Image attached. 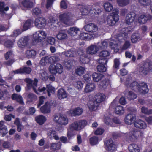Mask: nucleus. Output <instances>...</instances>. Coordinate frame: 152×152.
I'll list each match as a JSON object with an SVG mask.
<instances>
[{
  "instance_id": "45",
  "label": "nucleus",
  "mask_w": 152,
  "mask_h": 152,
  "mask_svg": "<svg viewBox=\"0 0 152 152\" xmlns=\"http://www.w3.org/2000/svg\"><path fill=\"white\" fill-rule=\"evenodd\" d=\"M85 70L84 67L80 66L76 69L75 72L77 75H81L84 73Z\"/></svg>"
},
{
  "instance_id": "57",
  "label": "nucleus",
  "mask_w": 152,
  "mask_h": 152,
  "mask_svg": "<svg viewBox=\"0 0 152 152\" xmlns=\"http://www.w3.org/2000/svg\"><path fill=\"white\" fill-rule=\"evenodd\" d=\"M14 41L7 40L4 43V45L8 48H11L13 47Z\"/></svg>"
},
{
  "instance_id": "19",
  "label": "nucleus",
  "mask_w": 152,
  "mask_h": 152,
  "mask_svg": "<svg viewBox=\"0 0 152 152\" xmlns=\"http://www.w3.org/2000/svg\"><path fill=\"white\" fill-rule=\"evenodd\" d=\"M50 105L48 102L42 106L40 109V111L43 113H49L50 112Z\"/></svg>"
},
{
  "instance_id": "13",
  "label": "nucleus",
  "mask_w": 152,
  "mask_h": 152,
  "mask_svg": "<svg viewBox=\"0 0 152 152\" xmlns=\"http://www.w3.org/2000/svg\"><path fill=\"white\" fill-rule=\"evenodd\" d=\"M136 119L135 114L129 113L125 117L124 121L126 124H131Z\"/></svg>"
},
{
  "instance_id": "2",
  "label": "nucleus",
  "mask_w": 152,
  "mask_h": 152,
  "mask_svg": "<svg viewBox=\"0 0 152 152\" xmlns=\"http://www.w3.org/2000/svg\"><path fill=\"white\" fill-rule=\"evenodd\" d=\"M87 122L85 120H80L75 121L69 126V128L71 131H80L87 124Z\"/></svg>"
},
{
  "instance_id": "27",
  "label": "nucleus",
  "mask_w": 152,
  "mask_h": 152,
  "mask_svg": "<svg viewBox=\"0 0 152 152\" xmlns=\"http://www.w3.org/2000/svg\"><path fill=\"white\" fill-rule=\"evenodd\" d=\"M58 39L63 40L66 39L67 37V35L64 30L60 31L56 36Z\"/></svg>"
},
{
  "instance_id": "61",
  "label": "nucleus",
  "mask_w": 152,
  "mask_h": 152,
  "mask_svg": "<svg viewBox=\"0 0 152 152\" xmlns=\"http://www.w3.org/2000/svg\"><path fill=\"white\" fill-rule=\"evenodd\" d=\"M75 86L78 89H81L83 87V84L81 81H77L75 83Z\"/></svg>"
},
{
  "instance_id": "59",
  "label": "nucleus",
  "mask_w": 152,
  "mask_h": 152,
  "mask_svg": "<svg viewBox=\"0 0 152 152\" xmlns=\"http://www.w3.org/2000/svg\"><path fill=\"white\" fill-rule=\"evenodd\" d=\"M139 2L142 5L146 6L150 4L151 0H138Z\"/></svg>"
},
{
  "instance_id": "25",
  "label": "nucleus",
  "mask_w": 152,
  "mask_h": 152,
  "mask_svg": "<svg viewBox=\"0 0 152 152\" xmlns=\"http://www.w3.org/2000/svg\"><path fill=\"white\" fill-rule=\"evenodd\" d=\"M33 23V21L31 19H28L24 23L22 28V31H25L29 28L32 26Z\"/></svg>"
},
{
  "instance_id": "18",
  "label": "nucleus",
  "mask_w": 152,
  "mask_h": 152,
  "mask_svg": "<svg viewBox=\"0 0 152 152\" xmlns=\"http://www.w3.org/2000/svg\"><path fill=\"white\" fill-rule=\"evenodd\" d=\"M152 18V16L149 15H142L139 18L138 21L141 24H144L146 23L148 20Z\"/></svg>"
},
{
  "instance_id": "48",
  "label": "nucleus",
  "mask_w": 152,
  "mask_h": 152,
  "mask_svg": "<svg viewBox=\"0 0 152 152\" xmlns=\"http://www.w3.org/2000/svg\"><path fill=\"white\" fill-rule=\"evenodd\" d=\"M61 147L60 142L55 143H52L51 144L50 148L54 151L58 150Z\"/></svg>"
},
{
  "instance_id": "37",
  "label": "nucleus",
  "mask_w": 152,
  "mask_h": 152,
  "mask_svg": "<svg viewBox=\"0 0 152 152\" xmlns=\"http://www.w3.org/2000/svg\"><path fill=\"white\" fill-rule=\"evenodd\" d=\"M110 53L107 50H103L98 53L99 56L101 58H106L110 55Z\"/></svg>"
},
{
  "instance_id": "20",
  "label": "nucleus",
  "mask_w": 152,
  "mask_h": 152,
  "mask_svg": "<svg viewBox=\"0 0 152 152\" xmlns=\"http://www.w3.org/2000/svg\"><path fill=\"white\" fill-rule=\"evenodd\" d=\"M134 126L136 128L140 129H145L147 126L146 123L140 119L137 120L135 121Z\"/></svg>"
},
{
  "instance_id": "62",
  "label": "nucleus",
  "mask_w": 152,
  "mask_h": 152,
  "mask_svg": "<svg viewBox=\"0 0 152 152\" xmlns=\"http://www.w3.org/2000/svg\"><path fill=\"white\" fill-rule=\"evenodd\" d=\"M73 61L72 60H69L65 63V66L68 69H69L72 65Z\"/></svg>"
},
{
  "instance_id": "38",
  "label": "nucleus",
  "mask_w": 152,
  "mask_h": 152,
  "mask_svg": "<svg viewBox=\"0 0 152 152\" xmlns=\"http://www.w3.org/2000/svg\"><path fill=\"white\" fill-rule=\"evenodd\" d=\"M104 9L105 11L110 12L113 9L112 5L108 2L104 3Z\"/></svg>"
},
{
  "instance_id": "9",
  "label": "nucleus",
  "mask_w": 152,
  "mask_h": 152,
  "mask_svg": "<svg viewBox=\"0 0 152 152\" xmlns=\"http://www.w3.org/2000/svg\"><path fill=\"white\" fill-rule=\"evenodd\" d=\"M46 23V20L43 17L36 18L34 21L35 26L38 28L42 29L45 26Z\"/></svg>"
},
{
  "instance_id": "60",
  "label": "nucleus",
  "mask_w": 152,
  "mask_h": 152,
  "mask_svg": "<svg viewBox=\"0 0 152 152\" xmlns=\"http://www.w3.org/2000/svg\"><path fill=\"white\" fill-rule=\"evenodd\" d=\"M31 71V69L29 67H24L22 68V73L29 74Z\"/></svg>"
},
{
  "instance_id": "1",
  "label": "nucleus",
  "mask_w": 152,
  "mask_h": 152,
  "mask_svg": "<svg viewBox=\"0 0 152 152\" xmlns=\"http://www.w3.org/2000/svg\"><path fill=\"white\" fill-rule=\"evenodd\" d=\"M73 15L70 13H64L60 14L59 16L60 21L64 24L70 25L73 24Z\"/></svg>"
},
{
  "instance_id": "14",
  "label": "nucleus",
  "mask_w": 152,
  "mask_h": 152,
  "mask_svg": "<svg viewBox=\"0 0 152 152\" xmlns=\"http://www.w3.org/2000/svg\"><path fill=\"white\" fill-rule=\"evenodd\" d=\"M136 17V14L133 12H131L127 14L126 17V23L129 24L132 23L135 19Z\"/></svg>"
},
{
  "instance_id": "41",
  "label": "nucleus",
  "mask_w": 152,
  "mask_h": 152,
  "mask_svg": "<svg viewBox=\"0 0 152 152\" xmlns=\"http://www.w3.org/2000/svg\"><path fill=\"white\" fill-rule=\"evenodd\" d=\"M28 0H25V1L23 2L22 4L25 7L27 8H31L33 6V3L31 1H29Z\"/></svg>"
},
{
  "instance_id": "6",
  "label": "nucleus",
  "mask_w": 152,
  "mask_h": 152,
  "mask_svg": "<svg viewBox=\"0 0 152 152\" xmlns=\"http://www.w3.org/2000/svg\"><path fill=\"white\" fill-rule=\"evenodd\" d=\"M143 135V133L140 131L136 129H134L130 132L129 137L130 140L132 141L142 137Z\"/></svg>"
},
{
  "instance_id": "17",
  "label": "nucleus",
  "mask_w": 152,
  "mask_h": 152,
  "mask_svg": "<svg viewBox=\"0 0 152 152\" xmlns=\"http://www.w3.org/2000/svg\"><path fill=\"white\" fill-rule=\"evenodd\" d=\"M124 94L125 96L129 100H134L137 97L136 94L133 92L126 90L124 91Z\"/></svg>"
},
{
  "instance_id": "10",
  "label": "nucleus",
  "mask_w": 152,
  "mask_h": 152,
  "mask_svg": "<svg viewBox=\"0 0 152 152\" xmlns=\"http://www.w3.org/2000/svg\"><path fill=\"white\" fill-rule=\"evenodd\" d=\"M53 120L56 122L62 125H66L68 123L67 118L66 117L63 116L59 117L55 115L54 116Z\"/></svg>"
},
{
  "instance_id": "23",
  "label": "nucleus",
  "mask_w": 152,
  "mask_h": 152,
  "mask_svg": "<svg viewBox=\"0 0 152 152\" xmlns=\"http://www.w3.org/2000/svg\"><path fill=\"white\" fill-rule=\"evenodd\" d=\"M64 53L65 56L67 57H75L77 56L76 51L73 49L69 50Z\"/></svg>"
},
{
  "instance_id": "52",
  "label": "nucleus",
  "mask_w": 152,
  "mask_h": 152,
  "mask_svg": "<svg viewBox=\"0 0 152 152\" xmlns=\"http://www.w3.org/2000/svg\"><path fill=\"white\" fill-rule=\"evenodd\" d=\"M49 58L48 56L43 57L40 61V64L42 66L45 65L48 61L49 62Z\"/></svg>"
},
{
  "instance_id": "46",
  "label": "nucleus",
  "mask_w": 152,
  "mask_h": 152,
  "mask_svg": "<svg viewBox=\"0 0 152 152\" xmlns=\"http://www.w3.org/2000/svg\"><path fill=\"white\" fill-rule=\"evenodd\" d=\"M140 85V83H138L136 81H133L132 83H131L129 86L131 89L134 90H138L139 86Z\"/></svg>"
},
{
  "instance_id": "8",
  "label": "nucleus",
  "mask_w": 152,
  "mask_h": 152,
  "mask_svg": "<svg viewBox=\"0 0 152 152\" xmlns=\"http://www.w3.org/2000/svg\"><path fill=\"white\" fill-rule=\"evenodd\" d=\"M83 28L86 31L89 32H95L98 30L97 25L93 23H85Z\"/></svg>"
},
{
  "instance_id": "39",
  "label": "nucleus",
  "mask_w": 152,
  "mask_h": 152,
  "mask_svg": "<svg viewBox=\"0 0 152 152\" xmlns=\"http://www.w3.org/2000/svg\"><path fill=\"white\" fill-rule=\"evenodd\" d=\"M117 2L119 6L123 7L129 4L130 0H117Z\"/></svg>"
},
{
  "instance_id": "54",
  "label": "nucleus",
  "mask_w": 152,
  "mask_h": 152,
  "mask_svg": "<svg viewBox=\"0 0 152 152\" xmlns=\"http://www.w3.org/2000/svg\"><path fill=\"white\" fill-rule=\"evenodd\" d=\"M104 123L107 125H112V119L109 116L105 117L104 119Z\"/></svg>"
},
{
  "instance_id": "64",
  "label": "nucleus",
  "mask_w": 152,
  "mask_h": 152,
  "mask_svg": "<svg viewBox=\"0 0 152 152\" xmlns=\"http://www.w3.org/2000/svg\"><path fill=\"white\" fill-rule=\"evenodd\" d=\"M41 10L38 8H35L33 9L32 10V13L34 15H37L41 13Z\"/></svg>"
},
{
  "instance_id": "32",
  "label": "nucleus",
  "mask_w": 152,
  "mask_h": 152,
  "mask_svg": "<svg viewBox=\"0 0 152 152\" xmlns=\"http://www.w3.org/2000/svg\"><path fill=\"white\" fill-rule=\"evenodd\" d=\"M79 31V28L76 27H71L67 31L68 33L71 35H75Z\"/></svg>"
},
{
  "instance_id": "35",
  "label": "nucleus",
  "mask_w": 152,
  "mask_h": 152,
  "mask_svg": "<svg viewBox=\"0 0 152 152\" xmlns=\"http://www.w3.org/2000/svg\"><path fill=\"white\" fill-rule=\"evenodd\" d=\"M95 88V85L93 83H89L86 85L84 90L86 92L88 93L93 91Z\"/></svg>"
},
{
  "instance_id": "43",
  "label": "nucleus",
  "mask_w": 152,
  "mask_h": 152,
  "mask_svg": "<svg viewBox=\"0 0 152 152\" xmlns=\"http://www.w3.org/2000/svg\"><path fill=\"white\" fill-rule=\"evenodd\" d=\"M140 37L139 34L135 33L133 34L131 37V40L133 43H135L137 42Z\"/></svg>"
},
{
  "instance_id": "33",
  "label": "nucleus",
  "mask_w": 152,
  "mask_h": 152,
  "mask_svg": "<svg viewBox=\"0 0 152 152\" xmlns=\"http://www.w3.org/2000/svg\"><path fill=\"white\" fill-rule=\"evenodd\" d=\"M129 151L130 152H139L140 149L138 146L135 144H130L128 146Z\"/></svg>"
},
{
  "instance_id": "21",
  "label": "nucleus",
  "mask_w": 152,
  "mask_h": 152,
  "mask_svg": "<svg viewBox=\"0 0 152 152\" xmlns=\"http://www.w3.org/2000/svg\"><path fill=\"white\" fill-rule=\"evenodd\" d=\"M83 112V109L81 108L77 107L69 111V114L72 116L79 115L81 114Z\"/></svg>"
},
{
  "instance_id": "44",
  "label": "nucleus",
  "mask_w": 152,
  "mask_h": 152,
  "mask_svg": "<svg viewBox=\"0 0 152 152\" xmlns=\"http://www.w3.org/2000/svg\"><path fill=\"white\" fill-rule=\"evenodd\" d=\"M115 111L116 113L120 115L124 113L123 107L120 105L116 107L115 109Z\"/></svg>"
},
{
  "instance_id": "63",
  "label": "nucleus",
  "mask_w": 152,
  "mask_h": 152,
  "mask_svg": "<svg viewBox=\"0 0 152 152\" xmlns=\"http://www.w3.org/2000/svg\"><path fill=\"white\" fill-rule=\"evenodd\" d=\"M49 72L53 74H55L56 73V68L54 65H51L49 67Z\"/></svg>"
},
{
  "instance_id": "36",
  "label": "nucleus",
  "mask_w": 152,
  "mask_h": 152,
  "mask_svg": "<svg viewBox=\"0 0 152 152\" xmlns=\"http://www.w3.org/2000/svg\"><path fill=\"white\" fill-rule=\"evenodd\" d=\"M60 59L59 55H55L49 58V62L50 63H55L59 61Z\"/></svg>"
},
{
  "instance_id": "55",
  "label": "nucleus",
  "mask_w": 152,
  "mask_h": 152,
  "mask_svg": "<svg viewBox=\"0 0 152 152\" xmlns=\"http://www.w3.org/2000/svg\"><path fill=\"white\" fill-rule=\"evenodd\" d=\"M108 61V59L106 58H99L98 60V62L100 64L106 65Z\"/></svg>"
},
{
  "instance_id": "30",
  "label": "nucleus",
  "mask_w": 152,
  "mask_h": 152,
  "mask_svg": "<svg viewBox=\"0 0 152 152\" xmlns=\"http://www.w3.org/2000/svg\"><path fill=\"white\" fill-rule=\"evenodd\" d=\"M35 119L37 122L40 125H42L46 120V118L42 115H39L37 116Z\"/></svg>"
},
{
  "instance_id": "5",
  "label": "nucleus",
  "mask_w": 152,
  "mask_h": 152,
  "mask_svg": "<svg viewBox=\"0 0 152 152\" xmlns=\"http://www.w3.org/2000/svg\"><path fill=\"white\" fill-rule=\"evenodd\" d=\"M78 53L80 56L79 62L80 64H85L89 62L90 59L87 54L85 53L83 50L79 49L78 51Z\"/></svg>"
},
{
  "instance_id": "42",
  "label": "nucleus",
  "mask_w": 152,
  "mask_h": 152,
  "mask_svg": "<svg viewBox=\"0 0 152 152\" xmlns=\"http://www.w3.org/2000/svg\"><path fill=\"white\" fill-rule=\"evenodd\" d=\"M119 10L117 9H114L113 10L112 13L110 15L112 16L116 19L119 20V16L118 15Z\"/></svg>"
},
{
  "instance_id": "40",
  "label": "nucleus",
  "mask_w": 152,
  "mask_h": 152,
  "mask_svg": "<svg viewBox=\"0 0 152 152\" xmlns=\"http://www.w3.org/2000/svg\"><path fill=\"white\" fill-rule=\"evenodd\" d=\"M109 80L107 79H103L100 83L99 85L104 89L106 88L109 84Z\"/></svg>"
},
{
  "instance_id": "12",
  "label": "nucleus",
  "mask_w": 152,
  "mask_h": 152,
  "mask_svg": "<svg viewBox=\"0 0 152 152\" xmlns=\"http://www.w3.org/2000/svg\"><path fill=\"white\" fill-rule=\"evenodd\" d=\"M137 91L142 94H145L147 93L149 91V89L147 84L144 82L140 83Z\"/></svg>"
},
{
  "instance_id": "7",
  "label": "nucleus",
  "mask_w": 152,
  "mask_h": 152,
  "mask_svg": "<svg viewBox=\"0 0 152 152\" xmlns=\"http://www.w3.org/2000/svg\"><path fill=\"white\" fill-rule=\"evenodd\" d=\"M33 36L35 41L39 42L45 38L46 34L43 31H39L35 32Z\"/></svg>"
},
{
  "instance_id": "28",
  "label": "nucleus",
  "mask_w": 152,
  "mask_h": 152,
  "mask_svg": "<svg viewBox=\"0 0 152 152\" xmlns=\"http://www.w3.org/2000/svg\"><path fill=\"white\" fill-rule=\"evenodd\" d=\"M118 20L113 17L110 15L107 16L106 20L107 24L110 26L114 25Z\"/></svg>"
},
{
  "instance_id": "4",
  "label": "nucleus",
  "mask_w": 152,
  "mask_h": 152,
  "mask_svg": "<svg viewBox=\"0 0 152 152\" xmlns=\"http://www.w3.org/2000/svg\"><path fill=\"white\" fill-rule=\"evenodd\" d=\"M24 81L27 83L26 90H29L31 88H32L35 93L38 94L37 91L36 90V88L37 87V83L38 82V80L35 78L34 81L31 79L26 78L24 80Z\"/></svg>"
},
{
  "instance_id": "31",
  "label": "nucleus",
  "mask_w": 152,
  "mask_h": 152,
  "mask_svg": "<svg viewBox=\"0 0 152 152\" xmlns=\"http://www.w3.org/2000/svg\"><path fill=\"white\" fill-rule=\"evenodd\" d=\"M26 55L28 58H34L36 55V52L33 50H28L26 52Z\"/></svg>"
},
{
  "instance_id": "53",
  "label": "nucleus",
  "mask_w": 152,
  "mask_h": 152,
  "mask_svg": "<svg viewBox=\"0 0 152 152\" xmlns=\"http://www.w3.org/2000/svg\"><path fill=\"white\" fill-rule=\"evenodd\" d=\"M47 92L49 96L51 95V94H53L55 91L54 88L50 85L47 86Z\"/></svg>"
},
{
  "instance_id": "22",
  "label": "nucleus",
  "mask_w": 152,
  "mask_h": 152,
  "mask_svg": "<svg viewBox=\"0 0 152 152\" xmlns=\"http://www.w3.org/2000/svg\"><path fill=\"white\" fill-rule=\"evenodd\" d=\"M88 105L89 109L91 110H95L97 109L99 104L94 100L89 101Z\"/></svg>"
},
{
  "instance_id": "29",
  "label": "nucleus",
  "mask_w": 152,
  "mask_h": 152,
  "mask_svg": "<svg viewBox=\"0 0 152 152\" xmlns=\"http://www.w3.org/2000/svg\"><path fill=\"white\" fill-rule=\"evenodd\" d=\"M57 96L59 99H61L66 98L67 94L64 89L61 88L58 91Z\"/></svg>"
},
{
  "instance_id": "49",
  "label": "nucleus",
  "mask_w": 152,
  "mask_h": 152,
  "mask_svg": "<svg viewBox=\"0 0 152 152\" xmlns=\"http://www.w3.org/2000/svg\"><path fill=\"white\" fill-rule=\"evenodd\" d=\"M56 68V72L61 73L63 72V68L62 66L60 64H57L54 66Z\"/></svg>"
},
{
  "instance_id": "11",
  "label": "nucleus",
  "mask_w": 152,
  "mask_h": 152,
  "mask_svg": "<svg viewBox=\"0 0 152 152\" xmlns=\"http://www.w3.org/2000/svg\"><path fill=\"white\" fill-rule=\"evenodd\" d=\"M105 144V148L107 151L112 152L116 150L115 145L112 139H110L107 140Z\"/></svg>"
},
{
  "instance_id": "16",
  "label": "nucleus",
  "mask_w": 152,
  "mask_h": 152,
  "mask_svg": "<svg viewBox=\"0 0 152 152\" xmlns=\"http://www.w3.org/2000/svg\"><path fill=\"white\" fill-rule=\"evenodd\" d=\"M98 50L97 45L92 44L88 47L86 52L89 54L93 55L96 53Z\"/></svg>"
},
{
  "instance_id": "34",
  "label": "nucleus",
  "mask_w": 152,
  "mask_h": 152,
  "mask_svg": "<svg viewBox=\"0 0 152 152\" xmlns=\"http://www.w3.org/2000/svg\"><path fill=\"white\" fill-rule=\"evenodd\" d=\"M92 76L93 80L94 81L96 82H98L104 78V76L102 75L97 74L95 72L94 73Z\"/></svg>"
},
{
  "instance_id": "15",
  "label": "nucleus",
  "mask_w": 152,
  "mask_h": 152,
  "mask_svg": "<svg viewBox=\"0 0 152 152\" xmlns=\"http://www.w3.org/2000/svg\"><path fill=\"white\" fill-rule=\"evenodd\" d=\"M28 41V37H24L21 38L17 43L18 46L20 48H24L27 45Z\"/></svg>"
},
{
  "instance_id": "24",
  "label": "nucleus",
  "mask_w": 152,
  "mask_h": 152,
  "mask_svg": "<svg viewBox=\"0 0 152 152\" xmlns=\"http://www.w3.org/2000/svg\"><path fill=\"white\" fill-rule=\"evenodd\" d=\"M4 123L3 121H0V134L1 135L2 137L4 136L8 132L7 127L4 124Z\"/></svg>"
},
{
  "instance_id": "3",
  "label": "nucleus",
  "mask_w": 152,
  "mask_h": 152,
  "mask_svg": "<svg viewBox=\"0 0 152 152\" xmlns=\"http://www.w3.org/2000/svg\"><path fill=\"white\" fill-rule=\"evenodd\" d=\"M152 69V62L148 61L140 65L139 71L141 74L146 75Z\"/></svg>"
},
{
  "instance_id": "47",
  "label": "nucleus",
  "mask_w": 152,
  "mask_h": 152,
  "mask_svg": "<svg viewBox=\"0 0 152 152\" xmlns=\"http://www.w3.org/2000/svg\"><path fill=\"white\" fill-rule=\"evenodd\" d=\"M40 78L44 81H46L48 78L46 72L43 71H41L40 73Z\"/></svg>"
},
{
  "instance_id": "51",
  "label": "nucleus",
  "mask_w": 152,
  "mask_h": 152,
  "mask_svg": "<svg viewBox=\"0 0 152 152\" xmlns=\"http://www.w3.org/2000/svg\"><path fill=\"white\" fill-rule=\"evenodd\" d=\"M90 142L92 145H94L96 144L98 141V138L94 136L90 138L89 139Z\"/></svg>"
},
{
  "instance_id": "56",
  "label": "nucleus",
  "mask_w": 152,
  "mask_h": 152,
  "mask_svg": "<svg viewBox=\"0 0 152 152\" xmlns=\"http://www.w3.org/2000/svg\"><path fill=\"white\" fill-rule=\"evenodd\" d=\"M9 7L8 6L4 7V3L3 2H0V11L3 12L4 11L8 10Z\"/></svg>"
},
{
  "instance_id": "50",
  "label": "nucleus",
  "mask_w": 152,
  "mask_h": 152,
  "mask_svg": "<svg viewBox=\"0 0 152 152\" xmlns=\"http://www.w3.org/2000/svg\"><path fill=\"white\" fill-rule=\"evenodd\" d=\"M97 70L98 71L103 72H105L107 70V68L105 65L102 64H99L97 66Z\"/></svg>"
},
{
  "instance_id": "26",
  "label": "nucleus",
  "mask_w": 152,
  "mask_h": 152,
  "mask_svg": "<svg viewBox=\"0 0 152 152\" xmlns=\"http://www.w3.org/2000/svg\"><path fill=\"white\" fill-rule=\"evenodd\" d=\"M105 98V96L104 94H103L97 93L95 96V100H94L97 103H99L104 101Z\"/></svg>"
},
{
  "instance_id": "58",
  "label": "nucleus",
  "mask_w": 152,
  "mask_h": 152,
  "mask_svg": "<svg viewBox=\"0 0 152 152\" xmlns=\"http://www.w3.org/2000/svg\"><path fill=\"white\" fill-rule=\"evenodd\" d=\"M114 63L113 68L116 69H118L119 68V66L120 64L119 59L118 58H115L114 60Z\"/></svg>"
}]
</instances>
